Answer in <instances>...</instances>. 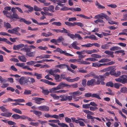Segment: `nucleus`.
<instances>
[{
  "label": "nucleus",
  "instance_id": "1",
  "mask_svg": "<svg viewBox=\"0 0 127 127\" xmlns=\"http://www.w3.org/2000/svg\"><path fill=\"white\" fill-rule=\"evenodd\" d=\"M9 18L11 20H12L13 18L19 19V21L21 22H24V23L27 25L30 24L31 23V22L25 20V19L24 18H19L18 15L16 13H13L12 15V14H11V15L9 17Z\"/></svg>",
  "mask_w": 127,
  "mask_h": 127
},
{
  "label": "nucleus",
  "instance_id": "2",
  "mask_svg": "<svg viewBox=\"0 0 127 127\" xmlns=\"http://www.w3.org/2000/svg\"><path fill=\"white\" fill-rule=\"evenodd\" d=\"M12 117L14 119L16 120L20 119L23 120L27 119L29 121H34L33 120H32L30 117L24 115L20 116L17 114H14L12 116Z\"/></svg>",
  "mask_w": 127,
  "mask_h": 127
},
{
  "label": "nucleus",
  "instance_id": "3",
  "mask_svg": "<svg viewBox=\"0 0 127 127\" xmlns=\"http://www.w3.org/2000/svg\"><path fill=\"white\" fill-rule=\"evenodd\" d=\"M24 48L21 49L20 50L21 51L26 52V53L31 52L32 48L34 49L36 48L35 46L33 45L28 46L27 44L24 45Z\"/></svg>",
  "mask_w": 127,
  "mask_h": 127
},
{
  "label": "nucleus",
  "instance_id": "4",
  "mask_svg": "<svg viewBox=\"0 0 127 127\" xmlns=\"http://www.w3.org/2000/svg\"><path fill=\"white\" fill-rule=\"evenodd\" d=\"M64 23L66 25L70 27H73L76 25H77L82 27L84 26V24L80 22H74L73 23H72L67 22H65Z\"/></svg>",
  "mask_w": 127,
  "mask_h": 127
},
{
  "label": "nucleus",
  "instance_id": "5",
  "mask_svg": "<svg viewBox=\"0 0 127 127\" xmlns=\"http://www.w3.org/2000/svg\"><path fill=\"white\" fill-rule=\"evenodd\" d=\"M65 76V75L64 74H62L61 75V78H63L64 79H66L67 81L70 82H73L75 81H77L79 80L80 79V78L79 77H77L74 79H70L69 77H67L66 78L64 77Z\"/></svg>",
  "mask_w": 127,
  "mask_h": 127
},
{
  "label": "nucleus",
  "instance_id": "6",
  "mask_svg": "<svg viewBox=\"0 0 127 127\" xmlns=\"http://www.w3.org/2000/svg\"><path fill=\"white\" fill-rule=\"evenodd\" d=\"M53 51L54 52H58L60 54H63L65 56H73L70 54L67 53L66 51H63L59 48H57L56 49L54 50Z\"/></svg>",
  "mask_w": 127,
  "mask_h": 127
},
{
  "label": "nucleus",
  "instance_id": "7",
  "mask_svg": "<svg viewBox=\"0 0 127 127\" xmlns=\"http://www.w3.org/2000/svg\"><path fill=\"white\" fill-rule=\"evenodd\" d=\"M45 61H48L49 60H42L41 61H37L36 62L31 61L29 62H28L26 63V64L28 65H33V64L36 63H42L44 62Z\"/></svg>",
  "mask_w": 127,
  "mask_h": 127
},
{
  "label": "nucleus",
  "instance_id": "8",
  "mask_svg": "<svg viewBox=\"0 0 127 127\" xmlns=\"http://www.w3.org/2000/svg\"><path fill=\"white\" fill-rule=\"evenodd\" d=\"M38 109L40 110L46 112L48 111L50 109L49 107L46 105L39 106L38 107Z\"/></svg>",
  "mask_w": 127,
  "mask_h": 127
},
{
  "label": "nucleus",
  "instance_id": "9",
  "mask_svg": "<svg viewBox=\"0 0 127 127\" xmlns=\"http://www.w3.org/2000/svg\"><path fill=\"white\" fill-rule=\"evenodd\" d=\"M70 85L63 82L60 83L57 86V87L60 90L61 89H63L64 87H70Z\"/></svg>",
  "mask_w": 127,
  "mask_h": 127
},
{
  "label": "nucleus",
  "instance_id": "10",
  "mask_svg": "<svg viewBox=\"0 0 127 127\" xmlns=\"http://www.w3.org/2000/svg\"><path fill=\"white\" fill-rule=\"evenodd\" d=\"M95 79H92L91 80H88L87 83V85L88 86H94L96 85Z\"/></svg>",
  "mask_w": 127,
  "mask_h": 127
},
{
  "label": "nucleus",
  "instance_id": "11",
  "mask_svg": "<svg viewBox=\"0 0 127 127\" xmlns=\"http://www.w3.org/2000/svg\"><path fill=\"white\" fill-rule=\"evenodd\" d=\"M24 46V44H21L17 45H14L13 48L14 50H18L20 49L23 47Z\"/></svg>",
  "mask_w": 127,
  "mask_h": 127
},
{
  "label": "nucleus",
  "instance_id": "12",
  "mask_svg": "<svg viewBox=\"0 0 127 127\" xmlns=\"http://www.w3.org/2000/svg\"><path fill=\"white\" fill-rule=\"evenodd\" d=\"M92 77L94 78H96L97 77V76L95 75L94 72H91L84 76V77L86 78Z\"/></svg>",
  "mask_w": 127,
  "mask_h": 127
},
{
  "label": "nucleus",
  "instance_id": "13",
  "mask_svg": "<svg viewBox=\"0 0 127 127\" xmlns=\"http://www.w3.org/2000/svg\"><path fill=\"white\" fill-rule=\"evenodd\" d=\"M62 30L52 29L51 30L52 31L55 32L57 33H58L60 32L62 33H64V32H66L65 31H66V29L64 28H62Z\"/></svg>",
  "mask_w": 127,
  "mask_h": 127
},
{
  "label": "nucleus",
  "instance_id": "14",
  "mask_svg": "<svg viewBox=\"0 0 127 127\" xmlns=\"http://www.w3.org/2000/svg\"><path fill=\"white\" fill-rule=\"evenodd\" d=\"M40 81L44 82L45 83L47 84L51 85L54 86L56 85V84L53 82H50L48 80L45 79H41L40 80Z\"/></svg>",
  "mask_w": 127,
  "mask_h": 127
},
{
  "label": "nucleus",
  "instance_id": "15",
  "mask_svg": "<svg viewBox=\"0 0 127 127\" xmlns=\"http://www.w3.org/2000/svg\"><path fill=\"white\" fill-rule=\"evenodd\" d=\"M121 78L122 83L123 84L125 83H127V76L126 75H124L121 76Z\"/></svg>",
  "mask_w": 127,
  "mask_h": 127
},
{
  "label": "nucleus",
  "instance_id": "16",
  "mask_svg": "<svg viewBox=\"0 0 127 127\" xmlns=\"http://www.w3.org/2000/svg\"><path fill=\"white\" fill-rule=\"evenodd\" d=\"M82 93L79 91L69 93V95H72L73 96H79L82 94Z\"/></svg>",
  "mask_w": 127,
  "mask_h": 127
},
{
  "label": "nucleus",
  "instance_id": "17",
  "mask_svg": "<svg viewBox=\"0 0 127 127\" xmlns=\"http://www.w3.org/2000/svg\"><path fill=\"white\" fill-rule=\"evenodd\" d=\"M95 5L98 9H103L105 8L104 6L102 5L97 1H95Z\"/></svg>",
  "mask_w": 127,
  "mask_h": 127
},
{
  "label": "nucleus",
  "instance_id": "18",
  "mask_svg": "<svg viewBox=\"0 0 127 127\" xmlns=\"http://www.w3.org/2000/svg\"><path fill=\"white\" fill-rule=\"evenodd\" d=\"M94 58H87L86 59V60L87 61H91L95 62V61H97L98 60L97 59H95V58H101L100 56H95Z\"/></svg>",
  "mask_w": 127,
  "mask_h": 127
},
{
  "label": "nucleus",
  "instance_id": "19",
  "mask_svg": "<svg viewBox=\"0 0 127 127\" xmlns=\"http://www.w3.org/2000/svg\"><path fill=\"white\" fill-rule=\"evenodd\" d=\"M40 88L42 90V93L44 95H47L50 93L49 91L47 89H44V87H41Z\"/></svg>",
  "mask_w": 127,
  "mask_h": 127
},
{
  "label": "nucleus",
  "instance_id": "20",
  "mask_svg": "<svg viewBox=\"0 0 127 127\" xmlns=\"http://www.w3.org/2000/svg\"><path fill=\"white\" fill-rule=\"evenodd\" d=\"M59 90L57 86L55 87L49 89L50 92L51 93H57V90Z\"/></svg>",
  "mask_w": 127,
  "mask_h": 127
},
{
  "label": "nucleus",
  "instance_id": "21",
  "mask_svg": "<svg viewBox=\"0 0 127 127\" xmlns=\"http://www.w3.org/2000/svg\"><path fill=\"white\" fill-rule=\"evenodd\" d=\"M66 31H65V32H64V33H66L67 35L72 39H73L75 38V35L68 32L69 31V30H68L66 29Z\"/></svg>",
  "mask_w": 127,
  "mask_h": 127
},
{
  "label": "nucleus",
  "instance_id": "22",
  "mask_svg": "<svg viewBox=\"0 0 127 127\" xmlns=\"http://www.w3.org/2000/svg\"><path fill=\"white\" fill-rule=\"evenodd\" d=\"M33 76H35L36 78L38 79H39L42 78V74L37 73L36 72H34Z\"/></svg>",
  "mask_w": 127,
  "mask_h": 127
},
{
  "label": "nucleus",
  "instance_id": "23",
  "mask_svg": "<svg viewBox=\"0 0 127 127\" xmlns=\"http://www.w3.org/2000/svg\"><path fill=\"white\" fill-rule=\"evenodd\" d=\"M114 62L113 61H111L107 63H104L103 64H99V67L103 66L109 65H111L114 64Z\"/></svg>",
  "mask_w": 127,
  "mask_h": 127
},
{
  "label": "nucleus",
  "instance_id": "24",
  "mask_svg": "<svg viewBox=\"0 0 127 127\" xmlns=\"http://www.w3.org/2000/svg\"><path fill=\"white\" fill-rule=\"evenodd\" d=\"M3 41L6 42L8 44L12 45V43L11 42L7 40V39L5 38H2L0 37V41Z\"/></svg>",
  "mask_w": 127,
  "mask_h": 127
},
{
  "label": "nucleus",
  "instance_id": "25",
  "mask_svg": "<svg viewBox=\"0 0 127 127\" xmlns=\"http://www.w3.org/2000/svg\"><path fill=\"white\" fill-rule=\"evenodd\" d=\"M44 100V99L43 98L37 97L36 99V101L35 102L38 104H41L42 102V100Z\"/></svg>",
  "mask_w": 127,
  "mask_h": 127
},
{
  "label": "nucleus",
  "instance_id": "26",
  "mask_svg": "<svg viewBox=\"0 0 127 127\" xmlns=\"http://www.w3.org/2000/svg\"><path fill=\"white\" fill-rule=\"evenodd\" d=\"M20 29V28L18 27L13 28L14 32H15V34H16L18 36H20L21 35L20 33L18 32Z\"/></svg>",
  "mask_w": 127,
  "mask_h": 127
},
{
  "label": "nucleus",
  "instance_id": "27",
  "mask_svg": "<svg viewBox=\"0 0 127 127\" xmlns=\"http://www.w3.org/2000/svg\"><path fill=\"white\" fill-rule=\"evenodd\" d=\"M67 66V65L65 64H61L56 65V67L60 69H63Z\"/></svg>",
  "mask_w": 127,
  "mask_h": 127
},
{
  "label": "nucleus",
  "instance_id": "28",
  "mask_svg": "<svg viewBox=\"0 0 127 127\" xmlns=\"http://www.w3.org/2000/svg\"><path fill=\"white\" fill-rule=\"evenodd\" d=\"M4 15H5L7 17L9 18V17L10 15H11V12H9L7 11L6 10H3L2 12Z\"/></svg>",
  "mask_w": 127,
  "mask_h": 127
},
{
  "label": "nucleus",
  "instance_id": "29",
  "mask_svg": "<svg viewBox=\"0 0 127 127\" xmlns=\"http://www.w3.org/2000/svg\"><path fill=\"white\" fill-rule=\"evenodd\" d=\"M121 48L117 46H114L110 48V50L111 51H115L117 50H120Z\"/></svg>",
  "mask_w": 127,
  "mask_h": 127
},
{
  "label": "nucleus",
  "instance_id": "30",
  "mask_svg": "<svg viewBox=\"0 0 127 127\" xmlns=\"http://www.w3.org/2000/svg\"><path fill=\"white\" fill-rule=\"evenodd\" d=\"M24 6L29 9L28 11H29L30 12H31L33 11L34 9L33 7L30 5H28L26 4H24Z\"/></svg>",
  "mask_w": 127,
  "mask_h": 127
},
{
  "label": "nucleus",
  "instance_id": "31",
  "mask_svg": "<svg viewBox=\"0 0 127 127\" xmlns=\"http://www.w3.org/2000/svg\"><path fill=\"white\" fill-rule=\"evenodd\" d=\"M19 83L21 85H23L25 83V77H22L21 78L19 81Z\"/></svg>",
  "mask_w": 127,
  "mask_h": 127
},
{
  "label": "nucleus",
  "instance_id": "32",
  "mask_svg": "<svg viewBox=\"0 0 127 127\" xmlns=\"http://www.w3.org/2000/svg\"><path fill=\"white\" fill-rule=\"evenodd\" d=\"M18 59L23 62H26L27 61V59L24 56H19Z\"/></svg>",
  "mask_w": 127,
  "mask_h": 127
},
{
  "label": "nucleus",
  "instance_id": "33",
  "mask_svg": "<svg viewBox=\"0 0 127 127\" xmlns=\"http://www.w3.org/2000/svg\"><path fill=\"white\" fill-rule=\"evenodd\" d=\"M76 15L77 16H79L80 17L83 18L85 19H90L89 17L85 16V15L82 14H76Z\"/></svg>",
  "mask_w": 127,
  "mask_h": 127
},
{
  "label": "nucleus",
  "instance_id": "34",
  "mask_svg": "<svg viewBox=\"0 0 127 127\" xmlns=\"http://www.w3.org/2000/svg\"><path fill=\"white\" fill-rule=\"evenodd\" d=\"M110 46L108 44H106L104 45H102L101 46L102 49H107L109 48V47Z\"/></svg>",
  "mask_w": 127,
  "mask_h": 127
},
{
  "label": "nucleus",
  "instance_id": "35",
  "mask_svg": "<svg viewBox=\"0 0 127 127\" xmlns=\"http://www.w3.org/2000/svg\"><path fill=\"white\" fill-rule=\"evenodd\" d=\"M52 25H55L56 26H62V24L60 22H54L52 23Z\"/></svg>",
  "mask_w": 127,
  "mask_h": 127
},
{
  "label": "nucleus",
  "instance_id": "36",
  "mask_svg": "<svg viewBox=\"0 0 127 127\" xmlns=\"http://www.w3.org/2000/svg\"><path fill=\"white\" fill-rule=\"evenodd\" d=\"M25 64L24 63H17L15 65L18 66L22 67L23 69H24L25 65H24V64Z\"/></svg>",
  "mask_w": 127,
  "mask_h": 127
},
{
  "label": "nucleus",
  "instance_id": "37",
  "mask_svg": "<svg viewBox=\"0 0 127 127\" xmlns=\"http://www.w3.org/2000/svg\"><path fill=\"white\" fill-rule=\"evenodd\" d=\"M12 110L15 113L20 114H22V112L20 109L17 108H13L12 109Z\"/></svg>",
  "mask_w": 127,
  "mask_h": 127
},
{
  "label": "nucleus",
  "instance_id": "38",
  "mask_svg": "<svg viewBox=\"0 0 127 127\" xmlns=\"http://www.w3.org/2000/svg\"><path fill=\"white\" fill-rule=\"evenodd\" d=\"M72 99V97L71 96H66L65 97V101L68 100L70 101Z\"/></svg>",
  "mask_w": 127,
  "mask_h": 127
},
{
  "label": "nucleus",
  "instance_id": "39",
  "mask_svg": "<svg viewBox=\"0 0 127 127\" xmlns=\"http://www.w3.org/2000/svg\"><path fill=\"white\" fill-rule=\"evenodd\" d=\"M111 61L110 60L108 59L104 58L102 59L99 61V62L100 63H104L109 62Z\"/></svg>",
  "mask_w": 127,
  "mask_h": 127
},
{
  "label": "nucleus",
  "instance_id": "40",
  "mask_svg": "<svg viewBox=\"0 0 127 127\" xmlns=\"http://www.w3.org/2000/svg\"><path fill=\"white\" fill-rule=\"evenodd\" d=\"M4 26L7 29L11 28L10 24L8 23H6L5 22H4Z\"/></svg>",
  "mask_w": 127,
  "mask_h": 127
},
{
  "label": "nucleus",
  "instance_id": "41",
  "mask_svg": "<svg viewBox=\"0 0 127 127\" xmlns=\"http://www.w3.org/2000/svg\"><path fill=\"white\" fill-rule=\"evenodd\" d=\"M50 95L55 99L58 100L59 99V96L55 94H51Z\"/></svg>",
  "mask_w": 127,
  "mask_h": 127
},
{
  "label": "nucleus",
  "instance_id": "42",
  "mask_svg": "<svg viewBox=\"0 0 127 127\" xmlns=\"http://www.w3.org/2000/svg\"><path fill=\"white\" fill-rule=\"evenodd\" d=\"M64 38L62 36H61L58 37V39H56L57 43H60L62 41H64Z\"/></svg>",
  "mask_w": 127,
  "mask_h": 127
},
{
  "label": "nucleus",
  "instance_id": "43",
  "mask_svg": "<svg viewBox=\"0 0 127 127\" xmlns=\"http://www.w3.org/2000/svg\"><path fill=\"white\" fill-rule=\"evenodd\" d=\"M106 15L104 13H101L99 14V18L101 19H103L104 18H105Z\"/></svg>",
  "mask_w": 127,
  "mask_h": 127
},
{
  "label": "nucleus",
  "instance_id": "44",
  "mask_svg": "<svg viewBox=\"0 0 127 127\" xmlns=\"http://www.w3.org/2000/svg\"><path fill=\"white\" fill-rule=\"evenodd\" d=\"M92 97H95L98 99H101V98L100 97L99 95L96 94H94L92 95Z\"/></svg>",
  "mask_w": 127,
  "mask_h": 127
},
{
  "label": "nucleus",
  "instance_id": "45",
  "mask_svg": "<svg viewBox=\"0 0 127 127\" xmlns=\"http://www.w3.org/2000/svg\"><path fill=\"white\" fill-rule=\"evenodd\" d=\"M104 53L108 55H112L113 56V54L114 52L112 51H110L108 50H106L105 51Z\"/></svg>",
  "mask_w": 127,
  "mask_h": 127
},
{
  "label": "nucleus",
  "instance_id": "46",
  "mask_svg": "<svg viewBox=\"0 0 127 127\" xmlns=\"http://www.w3.org/2000/svg\"><path fill=\"white\" fill-rule=\"evenodd\" d=\"M58 124L60 126L62 127H68V126L67 125L63 123H62L59 122L58 123Z\"/></svg>",
  "mask_w": 127,
  "mask_h": 127
},
{
  "label": "nucleus",
  "instance_id": "47",
  "mask_svg": "<svg viewBox=\"0 0 127 127\" xmlns=\"http://www.w3.org/2000/svg\"><path fill=\"white\" fill-rule=\"evenodd\" d=\"M34 114L37 116H40L42 114V113L41 111L37 110H35L34 111Z\"/></svg>",
  "mask_w": 127,
  "mask_h": 127
},
{
  "label": "nucleus",
  "instance_id": "48",
  "mask_svg": "<svg viewBox=\"0 0 127 127\" xmlns=\"http://www.w3.org/2000/svg\"><path fill=\"white\" fill-rule=\"evenodd\" d=\"M81 46L83 47H89L92 46V44L89 43L87 44L81 45Z\"/></svg>",
  "mask_w": 127,
  "mask_h": 127
},
{
  "label": "nucleus",
  "instance_id": "49",
  "mask_svg": "<svg viewBox=\"0 0 127 127\" xmlns=\"http://www.w3.org/2000/svg\"><path fill=\"white\" fill-rule=\"evenodd\" d=\"M120 91L122 93H126L127 92V88L125 87H123L121 89Z\"/></svg>",
  "mask_w": 127,
  "mask_h": 127
},
{
  "label": "nucleus",
  "instance_id": "50",
  "mask_svg": "<svg viewBox=\"0 0 127 127\" xmlns=\"http://www.w3.org/2000/svg\"><path fill=\"white\" fill-rule=\"evenodd\" d=\"M3 106H6L5 105H4L3 106L0 107V109H1V111L3 112H6L7 111V110L6 109L5 107H4Z\"/></svg>",
  "mask_w": 127,
  "mask_h": 127
},
{
  "label": "nucleus",
  "instance_id": "51",
  "mask_svg": "<svg viewBox=\"0 0 127 127\" xmlns=\"http://www.w3.org/2000/svg\"><path fill=\"white\" fill-rule=\"evenodd\" d=\"M49 11L52 12H54V7L52 5H50L49 7Z\"/></svg>",
  "mask_w": 127,
  "mask_h": 127
},
{
  "label": "nucleus",
  "instance_id": "52",
  "mask_svg": "<svg viewBox=\"0 0 127 127\" xmlns=\"http://www.w3.org/2000/svg\"><path fill=\"white\" fill-rule=\"evenodd\" d=\"M68 90H60L59 91H57V93H64L66 92H68Z\"/></svg>",
  "mask_w": 127,
  "mask_h": 127
},
{
  "label": "nucleus",
  "instance_id": "53",
  "mask_svg": "<svg viewBox=\"0 0 127 127\" xmlns=\"http://www.w3.org/2000/svg\"><path fill=\"white\" fill-rule=\"evenodd\" d=\"M122 85V84L120 83H115L114 84V87L117 89H119L120 86Z\"/></svg>",
  "mask_w": 127,
  "mask_h": 127
},
{
  "label": "nucleus",
  "instance_id": "54",
  "mask_svg": "<svg viewBox=\"0 0 127 127\" xmlns=\"http://www.w3.org/2000/svg\"><path fill=\"white\" fill-rule=\"evenodd\" d=\"M48 122L52 123H58L60 122V121L59 120H48Z\"/></svg>",
  "mask_w": 127,
  "mask_h": 127
},
{
  "label": "nucleus",
  "instance_id": "55",
  "mask_svg": "<svg viewBox=\"0 0 127 127\" xmlns=\"http://www.w3.org/2000/svg\"><path fill=\"white\" fill-rule=\"evenodd\" d=\"M106 86H110L111 87H113L114 86V84L113 83L111 82H109L107 83L106 84Z\"/></svg>",
  "mask_w": 127,
  "mask_h": 127
},
{
  "label": "nucleus",
  "instance_id": "56",
  "mask_svg": "<svg viewBox=\"0 0 127 127\" xmlns=\"http://www.w3.org/2000/svg\"><path fill=\"white\" fill-rule=\"evenodd\" d=\"M96 79V81L95 80V84L96 85H99L100 84V82L101 81L100 80V79L97 76V77L96 78H95Z\"/></svg>",
  "mask_w": 127,
  "mask_h": 127
},
{
  "label": "nucleus",
  "instance_id": "57",
  "mask_svg": "<svg viewBox=\"0 0 127 127\" xmlns=\"http://www.w3.org/2000/svg\"><path fill=\"white\" fill-rule=\"evenodd\" d=\"M34 9L35 11H40L42 10V9L37 7L36 5H34Z\"/></svg>",
  "mask_w": 127,
  "mask_h": 127
},
{
  "label": "nucleus",
  "instance_id": "58",
  "mask_svg": "<svg viewBox=\"0 0 127 127\" xmlns=\"http://www.w3.org/2000/svg\"><path fill=\"white\" fill-rule=\"evenodd\" d=\"M59 98H61L60 99L61 101H65V96L64 95H62L59 96Z\"/></svg>",
  "mask_w": 127,
  "mask_h": 127
},
{
  "label": "nucleus",
  "instance_id": "59",
  "mask_svg": "<svg viewBox=\"0 0 127 127\" xmlns=\"http://www.w3.org/2000/svg\"><path fill=\"white\" fill-rule=\"evenodd\" d=\"M35 51L31 52H30L26 53V55L27 56H33L35 55Z\"/></svg>",
  "mask_w": 127,
  "mask_h": 127
},
{
  "label": "nucleus",
  "instance_id": "60",
  "mask_svg": "<svg viewBox=\"0 0 127 127\" xmlns=\"http://www.w3.org/2000/svg\"><path fill=\"white\" fill-rule=\"evenodd\" d=\"M48 72L50 74L53 76L55 74L54 70H53L51 69H50L49 70Z\"/></svg>",
  "mask_w": 127,
  "mask_h": 127
},
{
  "label": "nucleus",
  "instance_id": "61",
  "mask_svg": "<svg viewBox=\"0 0 127 127\" xmlns=\"http://www.w3.org/2000/svg\"><path fill=\"white\" fill-rule=\"evenodd\" d=\"M76 18L75 17L69 18L68 21L69 22H73L76 21Z\"/></svg>",
  "mask_w": 127,
  "mask_h": 127
},
{
  "label": "nucleus",
  "instance_id": "62",
  "mask_svg": "<svg viewBox=\"0 0 127 127\" xmlns=\"http://www.w3.org/2000/svg\"><path fill=\"white\" fill-rule=\"evenodd\" d=\"M14 101L16 102H22L25 101V100L22 99H14Z\"/></svg>",
  "mask_w": 127,
  "mask_h": 127
},
{
  "label": "nucleus",
  "instance_id": "63",
  "mask_svg": "<svg viewBox=\"0 0 127 127\" xmlns=\"http://www.w3.org/2000/svg\"><path fill=\"white\" fill-rule=\"evenodd\" d=\"M24 94L26 95H28L30 94H31V91L30 90H25L24 92Z\"/></svg>",
  "mask_w": 127,
  "mask_h": 127
},
{
  "label": "nucleus",
  "instance_id": "64",
  "mask_svg": "<svg viewBox=\"0 0 127 127\" xmlns=\"http://www.w3.org/2000/svg\"><path fill=\"white\" fill-rule=\"evenodd\" d=\"M89 39L95 40H96L97 39L96 38V36L94 35H92L91 36H90Z\"/></svg>",
  "mask_w": 127,
  "mask_h": 127
}]
</instances>
